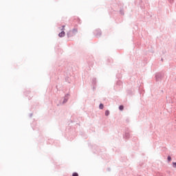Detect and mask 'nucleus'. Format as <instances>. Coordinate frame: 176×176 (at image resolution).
I'll list each match as a JSON object with an SVG mask.
<instances>
[{
	"label": "nucleus",
	"instance_id": "obj_3",
	"mask_svg": "<svg viewBox=\"0 0 176 176\" xmlns=\"http://www.w3.org/2000/svg\"><path fill=\"white\" fill-rule=\"evenodd\" d=\"M100 109H104V104H100L99 106Z\"/></svg>",
	"mask_w": 176,
	"mask_h": 176
},
{
	"label": "nucleus",
	"instance_id": "obj_1",
	"mask_svg": "<svg viewBox=\"0 0 176 176\" xmlns=\"http://www.w3.org/2000/svg\"><path fill=\"white\" fill-rule=\"evenodd\" d=\"M58 36H60V38H63V36H65V32H61L60 33H59Z\"/></svg>",
	"mask_w": 176,
	"mask_h": 176
},
{
	"label": "nucleus",
	"instance_id": "obj_7",
	"mask_svg": "<svg viewBox=\"0 0 176 176\" xmlns=\"http://www.w3.org/2000/svg\"><path fill=\"white\" fill-rule=\"evenodd\" d=\"M168 162H171V157L168 156Z\"/></svg>",
	"mask_w": 176,
	"mask_h": 176
},
{
	"label": "nucleus",
	"instance_id": "obj_6",
	"mask_svg": "<svg viewBox=\"0 0 176 176\" xmlns=\"http://www.w3.org/2000/svg\"><path fill=\"white\" fill-rule=\"evenodd\" d=\"M72 176H79V175L77 173H74Z\"/></svg>",
	"mask_w": 176,
	"mask_h": 176
},
{
	"label": "nucleus",
	"instance_id": "obj_2",
	"mask_svg": "<svg viewBox=\"0 0 176 176\" xmlns=\"http://www.w3.org/2000/svg\"><path fill=\"white\" fill-rule=\"evenodd\" d=\"M78 32V30H73L72 32H71V34L72 35H75V34H76Z\"/></svg>",
	"mask_w": 176,
	"mask_h": 176
},
{
	"label": "nucleus",
	"instance_id": "obj_4",
	"mask_svg": "<svg viewBox=\"0 0 176 176\" xmlns=\"http://www.w3.org/2000/svg\"><path fill=\"white\" fill-rule=\"evenodd\" d=\"M119 109H120V111H123V109H124L123 105H120V106L119 107Z\"/></svg>",
	"mask_w": 176,
	"mask_h": 176
},
{
	"label": "nucleus",
	"instance_id": "obj_5",
	"mask_svg": "<svg viewBox=\"0 0 176 176\" xmlns=\"http://www.w3.org/2000/svg\"><path fill=\"white\" fill-rule=\"evenodd\" d=\"M105 116H109V111L108 110H107V111H105Z\"/></svg>",
	"mask_w": 176,
	"mask_h": 176
},
{
	"label": "nucleus",
	"instance_id": "obj_8",
	"mask_svg": "<svg viewBox=\"0 0 176 176\" xmlns=\"http://www.w3.org/2000/svg\"><path fill=\"white\" fill-rule=\"evenodd\" d=\"M173 164L174 167H176V162H173Z\"/></svg>",
	"mask_w": 176,
	"mask_h": 176
}]
</instances>
